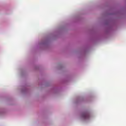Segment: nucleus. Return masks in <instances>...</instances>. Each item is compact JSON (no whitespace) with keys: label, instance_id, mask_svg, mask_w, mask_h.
Wrapping results in <instances>:
<instances>
[{"label":"nucleus","instance_id":"obj_1","mask_svg":"<svg viewBox=\"0 0 126 126\" xmlns=\"http://www.w3.org/2000/svg\"><path fill=\"white\" fill-rule=\"evenodd\" d=\"M82 118L84 120H88L90 118V114L88 112H84L82 114Z\"/></svg>","mask_w":126,"mask_h":126}]
</instances>
